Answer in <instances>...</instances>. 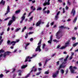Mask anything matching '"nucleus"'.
<instances>
[{"label":"nucleus","mask_w":78,"mask_h":78,"mask_svg":"<svg viewBox=\"0 0 78 78\" xmlns=\"http://www.w3.org/2000/svg\"><path fill=\"white\" fill-rule=\"evenodd\" d=\"M59 61H58L57 62V66H58V65H59Z\"/></svg>","instance_id":"nucleus-58"},{"label":"nucleus","mask_w":78,"mask_h":78,"mask_svg":"<svg viewBox=\"0 0 78 78\" xmlns=\"http://www.w3.org/2000/svg\"><path fill=\"white\" fill-rule=\"evenodd\" d=\"M65 9L64 8H63L62 13H65Z\"/></svg>","instance_id":"nucleus-54"},{"label":"nucleus","mask_w":78,"mask_h":78,"mask_svg":"<svg viewBox=\"0 0 78 78\" xmlns=\"http://www.w3.org/2000/svg\"><path fill=\"white\" fill-rule=\"evenodd\" d=\"M71 14H73V17L75 16V14H76V12L75 11V8H73L72 10V11L71 12Z\"/></svg>","instance_id":"nucleus-7"},{"label":"nucleus","mask_w":78,"mask_h":78,"mask_svg":"<svg viewBox=\"0 0 78 78\" xmlns=\"http://www.w3.org/2000/svg\"><path fill=\"white\" fill-rule=\"evenodd\" d=\"M16 71V69H13V71L12 72V73H14V72H15Z\"/></svg>","instance_id":"nucleus-44"},{"label":"nucleus","mask_w":78,"mask_h":78,"mask_svg":"<svg viewBox=\"0 0 78 78\" xmlns=\"http://www.w3.org/2000/svg\"><path fill=\"white\" fill-rule=\"evenodd\" d=\"M72 39L73 40V41H74V40H75L76 39V38H75L74 37H72Z\"/></svg>","instance_id":"nucleus-49"},{"label":"nucleus","mask_w":78,"mask_h":78,"mask_svg":"<svg viewBox=\"0 0 78 78\" xmlns=\"http://www.w3.org/2000/svg\"><path fill=\"white\" fill-rule=\"evenodd\" d=\"M35 10H36V8H34V9H33V11H32L31 12H30V14H31L32 12H33V11H35Z\"/></svg>","instance_id":"nucleus-25"},{"label":"nucleus","mask_w":78,"mask_h":78,"mask_svg":"<svg viewBox=\"0 0 78 78\" xmlns=\"http://www.w3.org/2000/svg\"><path fill=\"white\" fill-rule=\"evenodd\" d=\"M57 76V75L56 74H54L53 75V78H56V77Z\"/></svg>","instance_id":"nucleus-37"},{"label":"nucleus","mask_w":78,"mask_h":78,"mask_svg":"<svg viewBox=\"0 0 78 78\" xmlns=\"http://www.w3.org/2000/svg\"><path fill=\"white\" fill-rule=\"evenodd\" d=\"M10 30V28H9V27L7 29V31H9V30Z\"/></svg>","instance_id":"nucleus-61"},{"label":"nucleus","mask_w":78,"mask_h":78,"mask_svg":"<svg viewBox=\"0 0 78 78\" xmlns=\"http://www.w3.org/2000/svg\"><path fill=\"white\" fill-rule=\"evenodd\" d=\"M4 5L5 4V1H3V0H2L1 2H0V5Z\"/></svg>","instance_id":"nucleus-15"},{"label":"nucleus","mask_w":78,"mask_h":78,"mask_svg":"<svg viewBox=\"0 0 78 78\" xmlns=\"http://www.w3.org/2000/svg\"><path fill=\"white\" fill-rule=\"evenodd\" d=\"M20 41V40L18 39L16 40V41H12L11 42L10 40H8L7 41V44H8V45H9L10 44H12V46H14V45H15L16 44V43H17V42H19Z\"/></svg>","instance_id":"nucleus-1"},{"label":"nucleus","mask_w":78,"mask_h":78,"mask_svg":"<svg viewBox=\"0 0 78 78\" xmlns=\"http://www.w3.org/2000/svg\"><path fill=\"white\" fill-rule=\"evenodd\" d=\"M48 50V48H45V51H47Z\"/></svg>","instance_id":"nucleus-46"},{"label":"nucleus","mask_w":78,"mask_h":78,"mask_svg":"<svg viewBox=\"0 0 78 78\" xmlns=\"http://www.w3.org/2000/svg\"><path fill=\"white\" fill-rule=\"evenodd\" d=\"M41 20L37 22L36 24V27H38V26H40L41 24Z\"/></svg>","instance_id":"nucleus-12"},{"label":"nucleus","mask_w":78,"mask_h":78,"mask_svg":"<svg viewBox=\"0 0 78 78\" xmlns=\"http://www.w3.org/2000/svg\"><path fill=\"white\" fill-rule=\"evenodd\" d=\"M69 71V70H68V69H67L66 71V74H67V73H68V72Z\"/></svg>","instance_id":"nucleus-57"},{"label":"nucleus","mask_w":78,"mask_h":78,"mask_svg":"<svg viewBox=\"0 0 78 78\" xmlns=\"http://www.w3.org/2000/svg\"><path fill=\"white\" fill-rule=\"evenodd\" d=\"M41 42H42V40H40L39 43H38V45H40V44H41Z\"/></svg>","instance_id":"nucleus-33"},{"label":"nucleus","mask_w":78,"mask_h":78,"mask_svg":"<svg viewBox=\"0 0 78 78\" xmlns=\"http://www.w3.org/2000/svg\"><path fill=\"white\" fill-rule=\"evenodd\" d=\"M37 11H41L42 10V7H39L37 9Z\"/></svg>","instance_id":"nucleus-26"},{"label":"nucleus","mask_w":78,"mask_h":78,"mask_svg":"<svg viewBox=\"0 0 78 78\" xmlns=\"http://www.w3.org/2000/svg\"><path fill=\"white\" fill-rule=\"evenodd\" d=\"M27 28V27H26V26L24 27V28H23L22 30L21 31V32H24V31H25V29Z\"/></svg>","instance_id":"nucleus-23"},{"label":"nucleus","mask_w":78,"mask_h":78,"mask_svg":"<svg viewBox=\"0 0 78 78\" xmlns=\"http://www.w3.org/2000/svg\"><path fill=\"white\" fill-rule=\"evenodd\" d=\"M46 27H49V23H48L46 25Z\"/></svg>","instance_id":"nucleus-63"},{"label":"nucleus","mask_w":78,"mask_h":78,"mask_svg":"<svg viewBox=\"0 0 78 78\" xmlns=\"http://www.w3.org/2000/svg\"><path fill=\"white\" fill-rule=\"evenodd\" d=\"M43 13L44 14H46V13H47V11L46 10H44V11H43Z\"/></svg>","instance_id":"nucleus-53"},{"label":"nucleus","mask_w":78,"mask_h":78,"mask_svg":"<svg viewBox=\"0 0 78 78\" xmlns=\"http://www.w3.org/2000/svg\"><path fill=\"white\" fill-rule=\"evenodd\" d=\"M28 59H30V56H27L26 57V58L25 59L24 62H27Z\"/></svg>","instance_id":"nucleus-17"},{"label":"nucleus","mask_w":78,"mask_h":78,"mask_svg":"<svg viewBox=\"0 0 78 78\" xmlns=\"http://www.w3.org/2000/svg\"><path fill=\"white\" fill-rule=\"evenodd\" d=\"M33 16H31V18H30V20H32L33 19Z\"/></svg>","instance_id":"nucleus-55"},{"label":"nucleus","mask_w":78,"mask_h":78,"mask_svg":"<svg viewBox=\"0 0 78 78\" xmlns=\"http://www.w3.org/2000/svg\"><path fill=\"white\" fill-rule=\"evenodd\" d=\"M11 53V52H10L8 51L5 52L3 54V57H4V58H5L6 55H9V54H10Z\"/></svg>","instance_id":"nucleus-9"},{"label":"nucleus","mask_w":78,"mask_h":78,"mask_svg":"<svg viewBox=\"0 0 78 78\" xmlns=\"http://www.w3.org/2000/svg\"><path fill=\"white\" fill-rule=\"evenodd\" d=\"M20 30V28L16 29L15 31V32H17V31H19V30Z\"/></svg>","instance_id":"nucleus-36"},{"label":"nucleus","mask_w":78,"mask_h":78,"mask_svg":"<svg viewBox=\"0 0 78 78\" xmlns=\"http://www.w3.org/2000/svg\"><path fill=\"white\" fill-rule=\"evenodd\" d=\"M20 10H18L16 11V14H18V13H20Z\"/></svg>","instance_id":"nucleus-31"},{"label":"nucleus","mask_w":78,"mask_h":78,"mask_svg":"<svg viewBox=\"0 0 78 78\" xmlns=\"http://www.w3.org/2000/svg\"><path fill=\"white\" fill-rule=\"evenodd\" d=\"M38 51L39 52L41 51V45H38L37 46V48H36L35 51L36 52V51Z\"/></svg>","instance_id":"nucleus-5"},{"label":"nucleus","mask_w":78,"mask_h":78,"mask_svg":"<svg viewBox=\"0 0 78 78\" xmlns=\"http://www.w3.org/2000/svg\"><path fill=\"white\" fill-rule=\"evenodd\" d=\"M46 45L45 44H42V48L43 50H44V48H45V46Z\"/></svg>","instance_id":"nucleus-20"},{"label":"nucleus","mask_w":78,"mask_h":78,"mask_svg":"<svg viewBox=\"0 0 78 78\" xmlns=\"http://www.w3.org/2000/svg\"><path fill=\"white\" fill-rule=\"evenodd\" d=\"M15 35H13L12 36L11 38H12V39H14V38H15Z\"/></svg>","instance_id":"nucleus-52"},{"label":"nucleus","mask_w":78,"mask_h":78,"mask_svg":"<svg viewBox=\"0 0 78 78\" xmlns=\"http://www.w3.org/2000/svg\"><path fill=\"white\" fill-rule=\"evenodd\" d=\"M29 45H30V43H27L26 44V46L24 47L25 50H26V49H27V47H28V46H29Z\"/></svg>","instance_id":"nucleus-22"},{"label":"nucleus","mask_w":78,"mask_h":78,"mask_svg":"<svg viewBox=\"0 0 78 78\" xmlns=\"http://www.w3.org/2000/svg\"><path fill=\"white\" fill-rule=\"evenodd\" d=\"M35 2L36 1H35V0H34V1H32V3H35Z\"/></svg>","instance_id":"nucleus-62"},{"label":"nucleus","mask_w":78,"mask_h":78,"mask_svg":"<svg viewBox=\"0 0 78 78\" xmlns=\"http://www.w3.org/2000/svg\"><path fill=\"white\" fill-rule=\"evenodd\" d=\"M13 23V21L12 20H10V21L9 22L8 25L9 26L11 25V24Z\"/></svg>","instance_id":"nucleus-16"},{"label":"nucleus","mask_w":78,"mask_h":78,"mask_svg":"<svg viewBox=\"0 0 78 78\" xmlns=\"http://www.w3.org/2000/svg\"><path fill=\"white\" fill-rule=\"evenodd\" d=\"M34 67H35V66H34L32 68V70L30 71V73H32V72H36L37 71V68H36L34 69H34Z\"/></svg>","instance_id":"nucleus-6"},{"label":"nucleus","mask_w":78,"mask_h":78,"mask_svg":"<svg viewBox=\"0 0 78 78\" xmlns=\"http://www.w3.org/2000/svg\"><path fill=\"white\" fill-rule=\"evenodd\" d=\"M61 33H62V31L60 30H59L57 32L56 36L57 39H59L61 38V36H59V34Z\"/></svg>","instance_id":"nucleus-3"},{"label":"nucleus","mask_w":78,"mask_h":78,"mask_svg":"<svg viewBox=\"0 0 78 78\" xmlns=\"http://www.w3.org/2000/svg\"><path fill=\"white\" fill-rule=\"evenodd\" d=\"M18 72H20L19 73H18V76H21V75H22V70L19 69L18 70Z\"/></svg>","instance_id":"nucleus-19"},{"label":"nucleus","mask_w":78,"mask_h":78,"mask_svg":"<svg viewBox=\"0 0 78 78\" xmlns=\"http://www.w3.org/2000/svg\"><path fill=\"white\" fill-rule=\"evenodd\" d=\"M50 0H48V2H45L43 4V6H46V5H50Z\"/></svg>","instance_id":"nucleus-11"},{"label":"nucleus","mask_w":78,"mask_h":78,"mask_svg":"<svg viewBox=\"0 0 78 78\" xmlns=\"http://www.w3.org/2000/svg\"><path fill=\"white\" fill-rule=\"evenodd\" d=\"M7 11L6 12L5 14V16H6V14H8V13H9V12H10V8L9 7V6H7Z\"/></svg>","instance_id":"nucleus-8"},{"label":"nucleus","mask_w":78,"mask_h":78,"mask_svg":"<svg viewBox=\"0 0 78 78\" xmlns=\"http://www.w3.org/2000/svg\"><path fill=\"white\" fill-rule=\"evenodd\" d=\"M73 58V56H71L69 58V60H71V59H72Z\"/></svg>","instance_id":"nucleus-50"},{"label":"nucleus","mask_w":78,"mask_h":78,"mask_svg":"<svg viewBox=\"0 0 78 78\" xmlns=\"http://www.w3.org/2000/svg\"><path fill=\"white\" fill-rule=\"evenodd\" d=\"M46 8H47V7H44L43 9V11H45V10L46 9Z\"/></svg>","instance_id":"nucleus-64"},{"label":"nucleus","mask_w":78,"mask_h":78,"mask_svg":"<svg viewBox=\"0 0 78 78\" xmlns=\"http://www.w3.org/2000/svg\"><path fill=\"white\" fill-rule=\"evenodd\" d=\"M78 42L74 44H73V47H76V45H78Z\"/></svg>","instance_id":"nucleus-29"},{"label":"nucleus","mask_w":78,"mask_h":78,"mask_svg":"<svg viewBox=\"0 0 78 78\" xmlns=\"http://www.w3.org/2000/svg\"><path fill=\"white\" fill-rule=\"evenodd\" d=\"M3 74H1L0 75V78H3Z\"/></svg>","instance_id":"nucleus-40"},{"label":"nucleus","mask_w":78,"mask_h":78,"mask_svg":"<svg viewBox=\"0 0 78 78\" xmlns=\"http://www.w3.org/2000/svg\"><path fill=\"white\" fill-rule=\"evenodd\" d=\"M27 67V65H23V66L21 67V68L22 69H25V68H26Z\"/></svg>","instance_id":"nucleus-21"},{"label":"nucleus","mask_w":78,"mask_h":78,"mask_svg":"<svg viewBox=\"0 0 78 78\" xmlns=\"http://www.w3.org/2000/svg\"><path fill=\"white\" fill-rule=\"evenodd\" d=\"M21 19H22L20 21V23H22V22H23V21L24 20H25V16H22Z\"/></svg>","instance_id":"nucleus-13"},{"label":"nucleus","mask_w":78,"mask_h":78,"mask_svg":"<svg viewBox=\"0 0 78 78\" xmlns=\"http://www.w3.org/2000/svg\"><path fill=\"white\" fill-rule=\"evenodd\" d=\"M60 13V11H58L57 12L56 15H57L58 16H59V14Z\"/></svg>","instance_id":"nucleus-56"},{"label":"nucleus","mask_w":78,"mask_h":78,"mask_svg":"<svg viewBox=\"0 0 78 78\" xmlns=\"http://www.w3.org/2000/svg\"><path fill=\"white\" fill-rule=\"evenodd\" d=\"M69 42L68 41L65 43L64 46H62L60 48H59V49H61V50H62V49H64V48H66V47L69 46Z\"/></svg>","instance_id":"nucleus-4"},{"label":"nucleus","mask_w":78,"mask_h":78,"mask_svg":"<svg viewBox=\"0 0 78 78\" xmlns=\"http://www.w3.org/2000/svg\"><path fill=\"white\" fill-rule=\"evenodd\" d=\"M12 19L13 21L14 22V21L16 20V16H14V15L12 17Z\"/></svg>","instance_id":"nucleus-18"},{"label":"nucleus","mask_w":78,"mask_h":78,"mask_svg":"<svg viewBox=\"0 0 78 78\" xmlns=\"http://www.w3.org/2000/svg\"><path fill=\"white\" fill-rule=\"evenodd\" d=\"M10 18V17H7L4 20H5V21L8 20V19H9Z\"/></svg>","instance_id":"nucleus-41"},{"label":"nucleus","mask_w":78,"mask_h":78,"mask_svg":"<svg viewBox=\"0 0 78 78\" xmlns=\"http://www.w3.org/2000/svg\"><path fill=\"white\" fill-rule=\"evenodd\" d=\"M5 52V51L3 49H1L0 50V53H4Z\"/></svg>","instance_id":"nucleus-30"},{"label":"nucleus","mask_w":78,"mask_h":78,"mask_svg":"<svg viewBox=\"0 0 78 78\" xmlns=\"http://www.w3.org/2000/svg\"><path fill=\"white\" fill-rule=\"evenodd\" d=\"M41 72H40L38 73H37L36 74V75H40L41 74Z\"/></svg>","instance_id":"nucleus-45"},{"label":"nucleus","mask_w":78,"mask_h":78,"mask_svg":"<svg viewBox=\"0 0 78 78\" xmlns=\"http://www.w3.org/2000/svg\"><path fill=\"white\" fill-rule=\"evenodd\" d=\"M61 72L62 74H64V70L63 69H61Z\"/></svg>","instance_id":"nucleus-32"},{"label":"nucleus","mask_w":78,"mask_h":78,"mask_svg":"<svg viewBox=\"0 0 78 78\" xmlns=\"http://www.w3.org/2000/svg\"><path fill=\"white\" fill-rule=\"evenodd\" d=\"M67 4H68L69 5H70V2L69 1V0L67 1Z\"/></svg>","instance_id":"nucleus-39"},{"label":"nucleus","mask_w":78,"mask_h":78,"mask_svg":"<svg viewBox=\"0 0 78 78\" xmlns=\"http://www.w3.org/2000/svg\"><path fill=\"white\" fill-rule=\"evenodd\" d=\"M58 16L57 15H56L55 16V18L56 20H58V18H59Z\"/></svg>","instance_id":"nucleus-27"},{"label":"nucleus","mask_w":78,"mask_h":78,"mask_svg":"<svg viewBox=\"0 0 78 78\" xmlns=\"http://www.w3.org/2000/svg\"><path fill=\"white\" fill-rule=\"evenodd\" d=\"M47 14H48L50 12L49 10H48L47 12H46Z\"/></svg>","instance_id":"nucleus-48"},{"label":"nucleus","mask_w":78,"mask_h":78,"mask_svg":"<svg viewBox=\"0 0 78 78\" xmlns=\"http://www.w3.org/2000/svg\"><path fill=\"white\" fill-rule=\"evenodd\" d=\"M33 41V38H31L30 39V41L31 42H32Z\"/></svg>","instance_id":"nucleus-59"},{"label":"nucleus","mask_w":78,"mask_h":78,"mask_svg":"<svg viewBox=\"0 0 78 78\" xmlns=\"http://www.w3.org/2000/svg\"><path fill=\"white\" fill-rule=\"evenodd\" d=\"M76 20H77V17H75V18L74 19V20L73 21V23H75L76 22Z\"/></svg>","instance_id":"nucleus-24"},{"label":"nucleus","mask_w":78,"mask_h":78,"mask_svg":"<svg viewBox=\"0 0 78 78\" xmlns=\"http://www.w3.org/2000/svg\"><path fill=\"white\" fill-rule=\"evenodd\" d=\"M33 27H31L30 28V30H33Z\"/></svg>","instance_id":"nucleus-51"},{"label":"nucleus","mask_w":78,"mask_h":78,"mask_svg":"<svg viewBox=\"0 0 78 78\" xmlns=\"http://www.w3.org/2000/svg\"><path fill=\"white\" fill-rule=\"evenodd\" d=\"M16 75H17L16 74H14L13 75V78H16Z\"/></svg>","instance_id":"nucleus-47"},{"label":"nucleus","mask_w":78,"mask_h":78,"mask_svg":"<svg viewBox=\"0 0 78 78\" xmlns=\"http://www.w3.org/2000/svg\"><path fill=\"white\" fill-rule=\"evenodd\" d=\"M53 41L55 42H56V43H58V42H59V41L58 40L57 41L56 39H54L53 40Z\"/></svg>","instance_id":"nucleus-28"},{"label":"nucleus","mask_w":78,"mask_h":78,"mask_svg":"<svg viewBox=\"0 0 78 78\" xmlns=\"http://www.w3.org/2000/svg\"><path fill=\"white\" fill-rule=\"evenodd\" d=\"M49 72H48V71H45V73H44V74H46V75H48V74H49Z\"/></svg>","instance_id":"nucleus-38"},{"label":"nucleus","mask_w":78,"mask_h":78,"mask_svg":"<svg viewBox=\"0 0 78 78\" xmlns=\"http://www.w3.org/2000/svg\"><path fill=\"white\" fill-rule=\"evenodd\" d=\"M52 39H53V35H51L50 37V40L48 41V43H49L50 44H51Z\"/></svg>","instance_id":"nucleus-10"},{"label":"nucleus","mask_w":78,"mask_h":78,"mask_svg":"<svg viewBox=\"0 0 78 78\" xmlns=\"http://www.w3.org/2000/svg\"><path fill=\"white\" fill-rule=\"evenodd\" d=\"M48 61V60H46L44 62V66H46V64H47V62Z\"/></svg>","instance_id":"nucleus-34"},{"label":"nucleus","mask_w":78,"mask_h":78,"mask_svg":"<svg viewBox=\"0 0 78 78\" xmlns=\"http://www.w3.org/2000/svg\"><path fill=\"white\" fill-rule=\"evenodd\" d=\"M58 28H60V29H61L62 30V29H65V28L67 29V28L66 27H64V26H59L58 27Z\"/></svg>","instance_id":"nucleus-14"},{"label":"nucleus","mask_w":78,"mask_h":78,"mask_svg":"<svg viewBox=\"0 0 78 78\" xmlns=\"http://www.w3.org/2000/svg\"><path fill=\"white\" fill-rule=\"evenodd\" d=\"M30 76V73H29V74L27 75V76L25 77H24V78H28V76Z\"/></svg>","instance_id":"nucleus-43"},{"label":"nucleus","mask_w":78,"mask_h":78,"mask_svg":"<svg viewBox=\"0 0 78 78\" xmlns=\"http://www.w3.org/2000/svg\"><path fill=\"white\" fill-rule=\"evenodd\" d=\"M3 40L2 39L0 41V45L2 44V43L3 42Z\"/></svg>","instance_id":"nucleus-42"},{"label":"nucleus","mask_w":78,"mask_h":78,"mask_svg":"<svg viewBox=\"0 0 78 78\" xmlns=\"http://www.w3.org/2000/svg\"><path fill=\"white\" fill-rule=\"evenodd\" d=\"M72 66H69V69L70 70V71L72 73H76V72H75V69H77V68L75 66H74L73 68Z\"/></svg>","instance_id":"nucleus-2"},{"label":"nucleus","mask_w":78,"mask_h":78,"mask_svg":"<svg viewBox=\"0 0 78 78\" xmlns=\"http://www.w3.org/2000/svg\"><path fill=\"white\" fill-rule=\"evenodd\" d=\"M58 73H59V71H56V73H55V74L57 75L58 74Z\"/></svg>","instance_id":"nucleus-60"},{"label":"nucleus","mask_w":78,"mask_h":78,"mask_svg":"<svg viewBox=\"0 0 78 78\" xmlns=\"http://www.w3.org/2000/svg\"><path fill=\"white\" fill-rule=\"evenodd\" d=\"M28 33L26 34V35H25V38L27 39L28 38Z\"/></svg>","instance_id":"nucleus-35"}]
</instances>
